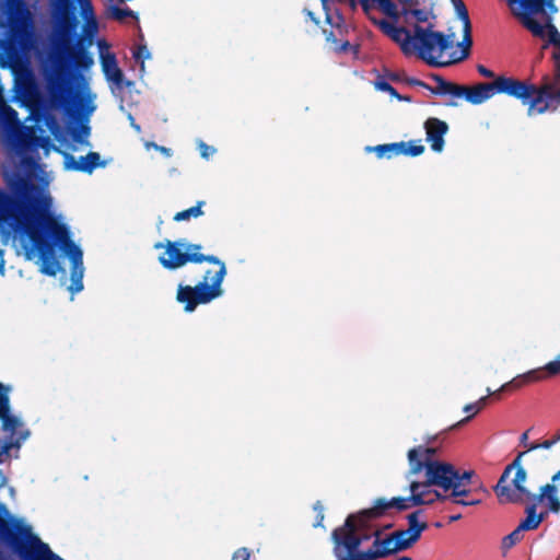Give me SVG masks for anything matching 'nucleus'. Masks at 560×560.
<instances>
[{"label": "nucleus", "mask_w": 560, "mask_h": 560, "mask_svg": "<svg viewBox=\"0 0 560 560\" xmlns=\"http://www.w3.org/2000/svg\"><path fill=\"white\" fill-rule=\"evenodd\" d=\"M52 72L47 77L50 103L70 118L79 116L77 92L71 85L72 71H85L94 65L89 51L98 34L97 19L84 21L77 37V0H50Z\"/></svg>", "instance_id": "nucleus-1"}, {"label": "nucleus", "mask_w": 560, "mask_h": 560, "mask_svg": "<svg viewBox=\"0 0 560 560\" xmlns=\"http://www.w3.org/2000/svg\"><path fill=\"white\" fill-rule=\"evenodd\" d=\"M1 175L7 189L0 187V229H7L21 240L28 241L23 246L27 259L35 256V249L47 255V245L34 230L35 206L30 194L31 177L8 170H3Z\"/></svg>", "instance_id": "nucleus-2"}, {"label": "nucleus", "mask_w": 560, "mask_h": 560, "mask_svg": "<svg viewBox=\"0 0 560 560\" xmlns=\"http://www.w3.org/2000/svg\"><path fill=\"white\" fill-rule=\"evenodd\" d=\"M31 186V200L35 206L34 230L48 247L47 255H43L40 249H35V254H38L42 260L40 271L47 276H56L58 262L55 258V247L58 246L71 259V279H83L84 267L82 250L71 240L68 226L65 223L58 222L57 219L47 211L43 203L40 189L32 179Z\"/></svg>", "instance_id": "nucleus-3"}, {"label": "nucleus", "mask_w": 560, "mask_h": 560, "mask_svg": "<svg viewBox=\"0 0 560 560\" xmlns=\"http://www.w3.org/2000/svg\"><path fill=\"white\" fill-rule=\"evenodd\" d=\"M373 506L350 514L345 523L331 533L334 555L336 560H370L369 549L360 550L362 542L370 540L375 530H370V521H376L384 515L374 514Z\"/></svg>", "instance_id": "nucleus-4"}, {"label": "nucleus", "mask_w": 560, "mask_h": 560, "mask_svg": "<svg viewBox=\"0 0 560 560\" xmlns=\"http://www.w3.org/2000/svg\"><path fill=\"white\" fill-rule=\"evenodd\" d=\"M0 544L21 560H65L54 553L49 546L32 534L31 527L9 516L7 508L0 504Z\"/></svg>", "instance_id": "nucleus-5"}, {"label": "nucleus", "mask_w": 560, "mask_h": 560, "mask_svg": "<svg viewBox=\"0 0 560 560\" xmlns=\"http://www.w3.org/2000/svg\"><path fill=\"white\" fill-rule=\"evenodd\" d=\"M217 265L219 269L213 272L207 270L202 279L194 287L178 284L176 301L184 305L187 313L194 312L198 305L208 304L223 294L222 282L226 275L225 264L218 258Z\"/></svg>", "instance_id": "nucleus-6"}, {"label": "nucleus", "mask_w": 560, "mask_h": 560, "mask_svg": "<svg viewBox=\"0 0 560 560\" xmlns=\"http://www.w3.org/2000/svg\"><path fill=\"white\" fill-rule=\"evenodd\" d=\"M526 452H521L509 464L493 490L500 503L522 504L526 500H536L537 494L530 492L525 486L527 472L522 466V457Z\"/></svg>", "instance_id": "nucleus-7"}, {"label": "nucleus", "mask_w": 560, "mask_h": 560, "mask_svg": "<svg viewBox=\"0 0 560 560\" xmlns=\"http://www.w3.org/2000/svg\"><path fill=\"white\" fill-rule=\"evenodd\" d=\"M431 27L432 25L429 27L415 25L410 56L416 54L418 58L431 67L448 66L451 61H441L440 58L444 51L453 46V40L442 32L432 31Z\"/></svg>", "instance_id": "nucleus-8"}, {"label": "nucleus", "mask_w": 560, "mask_h": 560, "mask_svg": "<svg viewBox=\"0 0 560 560\" xmlns=\"http://www.w3.org/2000/svg\"><path fill=\"white\" fill-rule=\"evenodd\" d=\"M431 486H435V483L429 482L427 477L423 482L411 481L409 486L411 494L409 497H396L390 500L378 498L374 501L372 511L374 514L392 516L393 510L406 511L415 506L429 505L438 500H443L444 495L429 489Z\"/></svg>", "instance_id": "nucleus-9"}, {"label": "nucleus", "mask_w": 560, "mask_h": 560, "mask_svg": "<svg viewBox=\"0 0 560 560\" xmlns=\"http://www.w3.org/2000/svg\"><path fill=\"white\" fill-rule=\"evenodd\" d=\"M559 11L556 0H523V3L511 9L512 14L535 37L545 38L547 20Z\"/></svg>", "instance_id": "nucleus-10"}, {"label": "nucleus", "mask_w": 560, "mask_h": 560, "mask_svg": "<svg viewBox=\"0 0 560 560\" xmlns=\"http://www.w3.org/2000/svg\"><path fill=\"white\" fill-rule=\"evenodd\" d=\"M431 483L442 488L445 491L453 490V495H469L472 490L469 488L472 485L475 477L474 470H465L460 472L452 464H436L430 468Z\"/></svg>", "instance_id": "nucleus-11"}, {"label": "nucleus", "mask_w": 560, "mask_h": 560, "mask_svg": "<svg viewBox=\"0 0 560 560\" xmlns=\"http://www.w3.org/2000/svg\"><path fill=\"white\" fill-rule=\"evenodd\" d=\"M165 247V254L159 257V262L168 270H175L188 262L201 264L203 261L207 262H218V257L214 255H203L200 253H186L182 252V247H185V242L183 240L179 241H166L163 245L158 243L155 248Z\"/></svg>", "instance_id": "nucleus-12"}, {"label": "nucleus", "mask_w": 560, "mask_h": 560, "mask_svg": "<svg viewBox=\"0 0 560 560\" xmlns=\"http://www.w3.org/2000/svg\"><path fill=\"white\" fill-rule=\"evenodd\" d=\"M534 90L535 91L525 104L528 105L527 114L529 116L542 114L547 112L553 103H560V84H556L555 82L545 83L539 88L534 84Z\"/></svg>", "instance_id": "nucleus-13"}, {"label": "nucleus", "mask_w": 560, "mask_h": 560, "mask_svg": "<svg viewBox=\"0 0 560 560\" xmlns=\"http://www.w3.org/2000/svg\"><path fill=\"white\" fill-rule=\"evenodd\" d=\"M557 375H560V353L553 361L548 362L542 368L530 370L524 374L517 375L509 383L503 384L499 392H503L509 388L518 389L527 384L541 382Z\"/></svg>", "instance_id": "nucleus-14"}, {"label": "nucleus", "mask_w": 560, "mask_h": 560, "mask_svg": "<svg viewBox=\"0 0 560 560\" xmlns=\"http://www.w3.org/2000/svg\"><path fill=\"white\" fill-rule=\"evenodd\" d=\"M493 82L495 95L504 94L510 97L520 100L523 104H526V101L535 91L533 83L516 79L514 77L498 75Z\"/></svg>", "instance_id": "nucleus-15"}, {"label": "nucleus", "mask_w": 560, "mask_h": 560, "mask_svg": "<svg viewBox=\"0 0 560 560\" xmlns=\"http://www.w3.org/2000/svg\"><path fill=\"white\" fill-rule=\"evenodd\" d=\"M435 454V447L419 445L417 447L410 448L407 455L409 462L407 478H410L411 476L417 475L424 469L425 477L429 478V482H431L430 468H433L436 464H445L444 462L434 460L433 456Z\"/></svg>", "instance_id": "nucleus-16"}, {"label": "nucleus", "mask_w": 560, "mask_h": 560, "mask_svg": "<svg viewBox=\"0 0 560 560\" xmlns=\"http://www.w3.org/2000/svg\"><path fill=\"white\" fill-rule=\"evenodd\" d=\"M375 521H370V530H375L377 534H373L375 537L372 548L369 549L370 560H377L389 555L400 551L396 546V540L393 533L384 538H381L382 529L374 524Z\"/></svg>", "instance_id": "nucleus-17"}, {"label": "nucleus", "mask_w": 560, "mask_h": 560, "mask_svg": "<svg viewBox=\"0 0 560 560\" xmlns=\"http://www.w3.org/2000/svg\"><path fill=\"white\" fill-rule=\"evenodd\" d=\"M370 19L373 21L374 24L378 25L380 28L386 35H388L394 42L399 44L401 51L406 56H410V48H412L411 42H412L413 33H411L406 27L395 26L393 23H390L386 20L377 21L376 19L371 18V16H370Z\"/></svg>", "instance_id": "nucleus-18"}, {"label": "nucleus", "mask_w": 560, "mask_h": 560, "mask_svg": "<svg viewBox=\"0 0 560 560\" xmlns=\"http://www.w3.org/2000/svg\"><path fill=\"white\" fill-rule=\"evenodd\" d=\"M560 488V469L551 477L550 482L541 486L536 500L548 506L553 514L560 513V498L558 495Z\"/></svg>", "instance_id": "nucleus-19"}, {"label": "nucleus", "mask_w": 560, "mask_h": 560, "mask_svg": "<svg viewBox=\"0 0 560 560\" xmlns=\"http://www.w3.org/2000/svg\"><path fill=\"white\" fill-rule=\"evenodd\" d=\"M97 45L101 49V66L106 80L114 83L117 88H122L125 84L124 73L117 65L116 56L114 54L103 52V48L108 47L104 39L98 40Z\"/></svg>", "instance_id": "nucleus-20"}, {"label": "nucleus", "mask_w": 560, "mask_h": 560, "mask_svg": "<svg viewBox=\"0 0 560 560\" xmlns=\"http://www.w3.org/2000/svg\"><path fill=\"white\" fill-rule=\"evenodd\" d=\"M427 135V141L430 142L434 152H441L444 148V136L448 131V125L435 117H430L423 125Z\"/></svg>", "instance_id": "nucleus-21"}, {"label": "nucleus", "mask_w": 560, "mask_h": 560, "mask_svg": "<svg viewBox=\"0 0 560 560\" xmlns=\"http://www.w3.org/2000/svg\"><path fill=\"white\" fill-rule=\"evenodd\" d=\"M547 27L548 31H546V37L544 38L547 40L542 45V49L552 46L553 80L556 84H560V33L550 19L547 20Z\"/></svg>", "instance_id": "nucleus-22"}, {"label": "nucleus", "mask_w": 560, "mask_h": 560, "mask_svg": "<svg viewBox=\"0 0 560 560\" xmlns=\"http://www.w3.org/2000/svg\"><path fill=\"white\" fill-rule=\"evenodd\" d=\"M65 162L67 168L92 174L97 167H105L106 162L101 161V155L97 152H89L85 156H81L79 161L71 154H66Z\"/></svg>", "instance_id": "nucleus-23"}, {"label": "nucleus", "mask_w": 560, "mask_h": 560, "mask_svg": "<svg viewBox=\"0 0 560 560\" xmlns=\"http://www.w3.org/2000/svg\"><path fill=\"white\" fill-rule=\"evenodd\" d=\"M462 96H465L466 101L474 105H479L495 95L494 82L478 83L474 86H460Z\"/></svg>", "instance_id": "nucleus-24"}, {"label": "nucleus", "mask_w": 560, "mask_h": 560, "mask_svg": "<svg viewBox=\"0 0 560 560\" xmlns=\"http://www.w3.org/2000/svg\"><path fill=\"white\" fill-rule=\"evenodd\" d=\"M529 504L525 508V518L520 522L517 527L522 532L535 530L539 527V525L547 518L548 514L551 513L547 508L546 511H541L537 514V506L539 502L537 500H529ZM540 504H542L540 502Z\"/></svg>", "instance_id": "nucleus-25"}, {"label": "nucleus", "mask_w": 560, "mask_h": 560, "mask_svg": "<svg viewBox=\"0 0 560 560\" xmlns=\"http://www.w3.org/2000/svg\"><path fill=\"white\" fill-rule=\"evenodd\" d=\"M0 47L5 56V60L1 62V67H4L7 62H9L11 67L19 66L22 62L23 43L21 38L11 36L8 39L1 40Z\"/></svg>", "instance_id": "nucleus-26"}, {"label": "nucleus", "mask_w": 560, "mask_h": 560, "mask_svg": "<svg viewBox=\"0 0 560 560\" xmlns=\"http://www.w3.org/2000/svg\"><path fill=\"white\" fill-rule=\"evenodd\" d=\"M11 387L0 383V421L1 428H14L18 425V417L10 412V397L9 393Z\"/></svg>", "instance_id": "nucleus-27"}, {"label": "nucleus", "mask_w": 560, "mask_h": 560, "mask_svg": "<svg viewBox=\"0 0 560 560\" xmlns=\"http://www.w3.org/2000/svg\"><path fill=\"white\" fill-rule=\"evenodd\" d=\"M120 2H109L108 0H106V4H105V16L107 19H110V20H114V21H117V22H125L127 18H131L133 20H138V15L135 11H132L131 9H129L128 7L126 8H120L118 4Z\"/></svg>", "instance_id": "nucleus-28"}, {"label": "nucleus", "mask_w": 560, "mask_h": 560, "mask_svg": "<svg viewBox=\"0 0 560 560\" xmlns=\"http://www.w3.org/2000/svg\"><path fill=\"white\" fill-rule=\"evenodd\" d=\"M432 79L436 82L435 88L430 86V89H428L432 94H436V95L450 94L455 97H462V91H460L462 85L455 84L453 82H448L439 74H432Z\"/></svg>", "instance_id": "nucleus-29"}, {"label": "nucleus", "mask_w": 560, "mask_h": 560, "mask_svg": "<svg viewBox=\"0 0 560 560\" xmlns=\"http://www.w3.org/2000/svg\"><path fill=\"white\" fill-rule=\"evenodd\" d=\"M460 47V54L459 56H453L450 60L452 62H457L466 59L470 54V47L472 45V38H471V24L469 23V26L467 24H464V38L460 44H458Z\"/></svg>", "instance_id": "nucleus-30"}, {"label": "nucleus", "mask_w": 560, "mask_h": 560, "mask_svg": "<svg viewBox=\"0 0 560 560\" xmlns=\"http://www.w3.org/2000/svg\"><path fill=\"white\" fill-rule=\"evenodd\" d=\"M423 514L422 510H417L410 513L407 516L408 520V528L411 534H413L416 537L420 539L422 532H424L428 528L427 522H420L419 517Z\"/></svg>", "instance_id": "nucleus-31"}, {"label": "nucleus", "mask_w": 560, "mask_h": 560, "mask_svg": "<svg viewBox=\"0 0 560 560\" xmlns=\"http://www.w3.org/2000/svg\"><path fill=\"white\" fill-rule=\"evenodd\" d=\"M393 535L396 540V546H398L400 551L410 548L413 544H416L419 540L418 537H416L407 529L395 530Z\"/></svg>", "instance_id": "nucleus-32"}, {"label": "nucleus", "mask_w": 560, "mask_h": 560, "mask_svg": "<svg viewBox=\"0 0 560 560\" xmlns=\"http://www.w3.org/2000/svg\"><path fill=\"white\" fill-rule=\"evenodd\" d=\"M402 147V143L393 142V143H384L378 144L373 148H366L369 151H374L378 159L387 158L390 159L393 155H398L399 148Z\"/></svg>", "instance_id": "nucleus-33"}, {"label": "nucleus", "mask_w": 560, "mask_h": 560, "mask_svg": "<svg viewBox=\"0 0 560 560\" xmlns=\"http://www.w3.org/2000/svg\"><path fill=\"white\" fill-rule=\"evenodd\" d=\"M488 397L483 396L478 401L474 404H468L464 407L465 412H472L471 415L467 416L466 418L462 419L457 423L451 425L448 430L455 429L460 427L462 424L468 422L475 415H477L487 404Z\"/></svg>", "instance_id": "nucleus-34"}, {"label": "nucleus", "mask_w": 560, "mask_h": 560, "mask_svg": "<svg viewBox=\"0 0 560 560\" xmlns=\"http://www.w3.org/2000/svg\"><path fill=\"white\" fill-rule=\"evenodd\" d=\"M523 539L524 532H522L518 527H516L509 535L504 536L501 541V550L503 556H505L511 548L521 542Z\"/></svg>", "instance_id": "nucleus-35"}, {"label": "nucleus", "mask_w": 560, "mask_h": 560, "mask_svg": "<svg viewBox=\"0 0 560 560\" xmlns=\"http://www.w3.org/2000/svg\"><path fill=\"white\" fill-rule=\"evenodd\" d=\"M205 203L206 202L203 200L198 201L196 206L177 212L174 215L173 220L176 222H180V221H187L190 218L201 217L203 214L202 207L205 206Z\"/></svg>", "instance_id": "nucleus-36"}, {"label": "nucleus", "mask_w": 560, "mask_h": 560, "mask_svg": "<svg viewBox=\"0 0 560 560\" xmlns=\"http://www.w3.org/2000/svg\"><path fill=\"white\" fill-rule=\"evenodd\" d=\"M0 120L5 125H14L18 122V112L0 100Z\"/></svg>", "instance_id": "nucleus-37"}, {"label": "nucleus", "mask_w": 560, "mask_h": 560, "mask_svg": "<svg viewBox=\"0 0 560 560\" xmlns=\"http://www.w3.org/2000/svg\"><path fill=\"white\" fill-rule=\"evenodd\" d=\"M418 142H420V140ZM399 143H402V147L399 148L398 155L402 154L408 156H418L421 155L425 150L423 144L415 143L413 141L408 143L400 141Z\"/></svg>", "instance_id": "nucleus-38"}, {"label": "nucleus", "mask_w": 560, "mask_h": 560, "mask_svg": "<svg viewBox=\"0 0 560 560\" xmlns=\"http://www.w3.org/2000/svg\"><path fill=\"white\" fill-rule=\"evenodd\" d=\"M90 135V127L88 125H81L80 128H74L71 132V137L74 142L81 144H89L86 138Z\"/></svg>", "instance_id": "nucleus-39"}, {"label": "nucleus", "mask_w": 560, "mask_h": 560, "mask_svg": "<svg viewBox=\"0 0 560 560\" xmlns=\"http://www.w3.org/2000/svg\"><path fill=\"white\" fill-rule=\"evenodd\" d=\"M464 495H453V491L448 495H444L443 500H450L454 504L463 505V506H472L481 503V499H463Z\"/></svg>", "instance_id": "nucleus-40"}, {"label": "nucleus", "mask_w": 560, "mask_h": 560, "mask_svg": "<svg viewBox=\"0 0 560 560\" xmlns=\"http://www.w3.org/2000/svg\"><path fill=\"white\" fill-rule=\"evenodd\" d=\"M401 14L405 15V16H408V15L413 16L415 20L418 23H423V22L428 21V12L425 10H422V9L402 8L401 9Z\"/></svg>", "instance_id": "nucleus-41"}, {"label": "nucleus", "mask_w": 560, "mask_h": 560, "mask_svg": "<svg viewBox=\"0 0 560 560\" xmlns=\"http://www.w3.org/2000/svg\"><path fill=\"white\" fill-rule=\"evenodd\" d=\"M80 4L81 16L84 21L90 19H96L92 2L90 0H77V4Z\"/></svg>", "instance_id": "nucleus-42"}, {"label": "nucleus", "mask_w": 560, "mask_h": 560, "mask_svg": "<svg viewBox=\"0 0 560 560\" xmlns=\"http://www.w3.org/2000/svg\"><path fill=\"white\" fill-rule=\"evenodd\" d=\"M558 442H560V430L549 440H545L541 443H530L528 445V451H534L538 448H550Z\"/></svg>", "instance_id": "nucleus-43"}, {"label": "nucleus", "mask_w": 560, "mask_h": 560, "mask_svg": "<svg viewBox=\"0 0 560 560\" xmlns=\"http://www.w3.org/2000/svg\"><path fill=\"white\" fill-rule=\"evenodd\" d=\"M452 2L457 11L458 18L463 22V24H467L469 26L470 20H469L468 10H467L465 3L462 0H452Z\"/></svg>", "instance_id": "nucleus-44"}, {"label": "nucleus", "mask_w": 560, "mask_h": 560, "mask_svg": "<svg viewBox=\"0 0 560 560\" xmlns=\"http://www.w3.org/2000/svg\"><path fill=\"white\" fill-rule=\"evenodd\" d=\"M132 56L136 59V61H139L141 63V69H143L144 68V60L149 59L151 57V54L148 50L145 45H140L133 51Z\"/></svg>", "instance_id": "nucleus-45"}, {"label": "nucleus", "mask_w": 560, "mask_h": 560, "mask_svg": "<svg viewBox=\"0 0 560 560\" xmlns=\"http://www.w3.org/2000/svg\"><path fill=\"white\" fill-rule=\"evenodd\" d=\"M375 88L382 92H387L392 96L401 100V96L398 94L396 89H394L387 81L385 80H377L375 81Z\"/></svg>", "instance_id": "nucleus-46"}, {"label": "nucleus", "mask_w": 560, "mask_h": 560, "mask_svg": "<svg viewBox=\"0 0 560 560\" xmlns=\"http://www.w3.org/2000/svg\"><path fill=\"white\" fill-rule=\"evenodd\" d=\"M314 511L316 514V522L314 523V526H320L324 521V506L320 501H316L313 505Z\"/></svg>", "instance_id": "nucleus-47"}, {"label": "nucleus", "mask_w": 560, "mask_h": 560, "mask_svg": "<svg viewBox=\"0 0 560 560\" xmlns=\"http://www.w3.org/2000/svg\"><path fill=\"white\" fill-rule=\"evenodd\" d=\"M80 108H81V117L82 118H88L94 110H95V106L93 104H91L90 102H86V103H82L80 102Z\"/></svg>", "instance_id": "nucleus-48"}, {"label": "nucleus", "mask_w": 560, "mask_h": 560, "mask_svg": "<svg viewBox=\"0 0 560 560\" xmlns=\"http://www.w3.org/2000/svg\"><path fill=\"white\" fill-rule=\"evenodd\" d=\"M478 73L487 79H495L498 75L494 74V72L490 69H488L487 67H485L483 65H477L476 67Z\"/></svg>", "instance_id": "nucleus-49"}, {"label": "nucleus", "mask_w": 560, "mask_h": 560, "mask_svg": "<svg viewBox=\"0 0 560 560\" xmlns=\"http://www.w3.org/2000/svg\"><path fill=\"white\" fill-rule=\"evenodd\" d=\"M69 290L71 291V293H78V292L82 291L83 290L82 279H79V278L71 279V284L69 287Z\"/></svg>", "instance_id": "nucleus-50"}, {"label": "nucleus", "mask_w": 560, "mask_h": 560, "mask_svg": "<svg viewBox=\"0 0 560 560\" xmlns=\"http://www.w3.org/2000/svg\"><path fill=\"white\" fill-rule=\"evenodd\" d=\"M406 83L408 85H411V86H421V88H424V89H430V85L427 84L425 82L419 80V79H416V78H407L406 79Z\"/></svg>", "instance_id": "nucleus-51"}, {"label": "nucleus", "mask_w": 560, "mask_h": 560, "mask_svg": "<svg viewBox=\"0 0 560 560\" xmlns=\"http://www.w3.org/2000/svg\"><path fill=\"white\" fill-rule=\"evenodd\" d=\"M202 248L200 244H185L186 253H199V250Z\"/></svg>", "instance_id": "nucleus-52"}, {"label": "nucleus", "mask_w": 560, "mask_h": 560, "mask_svg": "<svg viewBox=\"0 0 560 560\" xmlns=\"http://www.w3.org/2000/svg\"><path fill=\"white\" fill-rule=\"evenodd\" d=\"M402 8L411 9L415 5L419 4V0H398Z\"/></svg>", "instance_id": "nucleus-53"}, {"label": "nucleus", "mask_w": 560, "mask_h": 560, "mask_svg": "<svg viewBox=\"0 0 560 560\" xmlns=\"http://www.w3.org/2000/svg\"><path fill=\"white\" fill-rule=\"evenodd\" d=\"M349 48H350V43L348 40H346L345 43L337 46L335 49L338 52H346V51H348Z\"/></svg>", "instance_id": "nucleus-54"}, {"label": "nucleus", "mask_w": 560, "mask_h": 560, "mask_svg": "<svg viewBox=\"0 0 560 560\" xmlns=\"http://www.w3.org/2000/svg\"><path fill=\"white\" fill-rule=\"evenodd\" d=\"M528 433H529V431H525V432L521 435V438H520V442H521V444H523L524 446H527V447H528V445H527V441H528ZM527 452H529V451L527 450V451H526V453H527Z\"/></svg>", "instance_id": "nucleus-55"}, {"label": "nucleus", "mask_w": 560, "mask_h": 560, "mask_svg": "<svg viewBox=\"0 0 560 560\" xmlns=\"http://www.w3.org/2000/svg\"><path fill=\"white\" fill-rule=\"evenodd\" d=\"M510 9H514L516 5H520L523 3V0H506Z\"/></svg>", "instance_id": "nucleus-56"}, {"label": "nucleus", "mask_w": 560, "mask_h": 560, "mask_svg": "<svg viewBox=\"0 0 560 560\" xmlns=\"http://www.w3.org/2000/svg\"><path fill=\"white\" fill-rule=\"evenodd\" d=\"M304 12L306 13V15L315 23V24H318L319 21L315 18L314 13L310 10H304Z\"/></svg>", "instance_id": "nucleus-57"}, {"label": "nucleus", "mask_w": 560, "mask_h": 560, "mask_svg": "<svg viewBox=\"0 0 560 560\" xmlns=\"http://www.w3.org/2000/svg\"><path fill=\"white\" fill-rule=\"evenodd\" d=\"M462 518V514H454V515H451L448 517V523H454V522H457L458 520Z\"/></svg>", "instance_id": "nucleus-58"}, {"label": "nucleus", "mask_w": 560, "mask_h": 560, "mask_svg": "<svg viewBox=\"0 0 560 560\" xmlns=\"http://www.w3.org/2000/svg\"><path fill=\"white\" fill-rule=\"evenodd\" d=\"M326 40H327V42H331V43L337 44V39L335 38V36H334V33H332V32H329V33L326 35Z\"/></svg>", "instance_id": "nucleus-59"}, {"label": "nucleus", "mask_w": 560, "mask_h": 560, "mask_svg": "<svg viewBox=\"0 0 560 560\" xmlns=\"http://www.w3.org/2000/svg\"><path fill=\"white\" fill-rule=\"evenodd\" d=\"M387 77L392 81H398L399 80V75L397 73H389Z\"/></svg>", "instance_id": "nucleus-60"}, {"label": "nucleus", "mask_w": 560, "mask_h": 560, "mask_svg": "<svg viewBox=\"0 0 560 560\" xmlns=\"http://www.w3.org/2000/svg\"><path fill=\"white\" fill-rule=\"evenodd\" d=\"M392 527H393V524H387V525H385V526H384L383 528H381V529L383 530V529H388V528H392Z\"/></svg>", "instance_id": "nucleus-61"}, {"label": "nucleus", "mask_w": 560, "mask_h": 560, "mask_svg": "<svg viewBox=\"0 0 560 560\" xmlns=\"http://www.w3.org/2000/svg\"><path fill=\"white\" fill-rule=\"evenodd\" d=\"M398 560H411V558H410V557L405 556V557L399 558Z\"/></svg>", "instance_id": "nucleus-62"}, {"label": "nucleus", "mask_w": 560, "mask_h": 560, "mask_svg": "<svg viewBox=\"0 0 560 560\" xmlns=\"http://www.w3.org/2000/svg\"><path fill=\"white\" fill-rule=\"evenodd\" d=\"M160 150H161L162 152H167V151H168V149H166V148H164V147H161V148H160Z\"/></svg>", "instance_id": "nucleus-63"}, {"label": "nucleus", "mask_w": 560, "mask_h": 560, "mask_svg": "<svg viewBox=\"0 0 560 560\" xmlns=\"http://www.w3.org/2000/svg\"><path fill=\"white\" fill-rule=\"evenodd\" d=\"M207 150H203L202 156H207Z\"/></svg>", "instance_id": "nucleus-64"}]
</instances>
